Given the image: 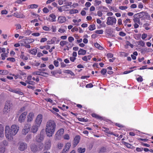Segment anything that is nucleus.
<instances>
[{
  "mask_svg": "<svg viewBox=\"0 0 153 153\" xmlns=\"http://www.w3.org/2000/svg\"><path fill=\"white\" fill-rule=\"evenodd\" d=\"M27 112H24L23 113L19 116V121L20 123L24 121L26 116L27 115Z\"/></svg>",
  "mask_w": 153,
  "mask_h": 153,
  "instance_id": "1a4fd4ad",
  "label": "nucleus"
},
{
  "mask_svg": "<svg viewBox=\"0 0 153 153\" xmlns=\"http://www.w3.org/2000/svg\"><path fill=\"white\" fill-rule=\"evenodd\" d=\"M133 17L134 18L133 19L134 22L135 23L137 22L140 24V18L137 16V15L135 14L133 16Z\"/></svg>",
  "mask_w": 153,
  "mask_h": 153,
  "instance_id": "dca6fc26",
  "label": "nucleus"
},
{
  "mask_svg": "<svg viewBox=\"0 0 153 153\" xmlns=\"http://www.w3.org/2000/svg\"><path fill=\"white\" fill-rule=\"evenodd\" d=\"M119 34L120 36H124L126 35V33L122 31L120 32L119 33Z\"/></svg>",
  "mask_w": 153,
  "mask_h": 153,
  "instance_id": "bf43d9fd",
  "label": "nucleus"
},
{
  "mask_svg": "<svg viewBox=\"0 0 153 153\" xmlns=\"http://www.w3.org/2000/svg\"><path fill=\"white\" fill-rule=\"evenodd\" d=\"M43 29L46 31H49L50 28L46 26H44L43 27Z\"/></svg>",
  "mask_w": 153,
  "mask_h": 153,
  "instance_id": "69168bd1",
  "label": "nucleus"
},
{
  "mask_svg": "<svg viewBox=\"0 0 153 153\" xmlns=\"http://www.w3.org/2000/svg\"><path fill=\"white\" fill-rule=\"evenodd\" d=\"M141 35L140 34H136L135 35V38L136 39H139L140 38Z\"/></svg>",
  "mask_w": 153,
  "mask_h": 153,
  "instance_id": "5fc2aeb1",
  "label": "nucleus"
},
{
  "mask_svg": "<svg viewBox=\"0 0 153 153\" xmlns=\"http://www.w3.org/2000/svg\"><path fill=\"white\" fill-rule=\"evenodd\" d=\"M43 146L44 144L42 143H41L40 142L39 143L38 146L39 150H41L42 149Z\"/></svg>",
  "mask_w": 153,
  "mask_h": 153,
  "instance_id": "bb28decb",
  "label": "nucleus"
},
{
  "mask_svg": "<svg viewBox=\"0 0 153 153\" xmlns=\"http://www.w3.org/2000/svg\"><path fill=\"white\" fill-rule=\"evenodd\" d=\"M80 136L79 135L76 136L74 140V147H75L79 143L80 140Z\"/></svg>",
  "mask_w": 153,
  "mask_h": 153,
  "instance_id": "9d476101",
  "label": "nucleus"
},
{
  "mask_svg": "<svg viewBox=\"0 0 153 153\" xmlns=\"http://www.w3.org/2000/svg\"><path fill=\"white\" fill-rule=\"evenodd\" d=\"M69 41L70 42H72L74 40V38L72 36H70L68 38Z\"/></svg>",
  "mask_w": 153,
  "mask_h": 153,
  "instance_id": "864d4df0",
  "label": "nucleus"
},
{
  "mask_svg": "<svg viewBox=\"0 0 153 153\" xmlns=\"http://www.w3.org/2000/svg\"><path fill=\"white\" fill-rule=\"evenodd\" d=\"M7 60L10 61L14 62L15 61V59L13 57L8 58L7 59Z\"/></svg>",
  "mask_w": 153,
  "mask_h": 153,
  "instance_id": "37998d69",
  "label": "nucleus"
},
{
  "mask_svg": "<svg viewBox=\"0 0 153 153\" xmlns=\"http://www.w3.org/2000/svg\"><path fill=\"white\" fill-rule=\"evenodd\" d=\"M34 40L33 39H25L24 43L25 44H27L28 43H30L34 41Z\"/></svg>",
  "mask_w": 153,
  "mask_h": 153,
  "instance_id": "a211bd4d",
  "label": "nucleus"
},
{
  "mask_svg": "<svg viewBox=\"0 0 153 153\" xmlns=\"http://www.w3.org/2000/svg\"><path fill=\"white\" fill-rule=\"evenodd\" d=\"M94 2L95 3L94 4V5L95 6L99 5L101 3V1H98L97 0H95Z\"/></svg>",
  "mask_w": 153,
  "mask_h": 153,
  "instance_id": "473e14b6",
  "label": "nucleus"
},
{
  "mask_svg": "<svg viewBox=\"0 0 153 153\" xmlns=\"http://www.w3.org/2000/svg\"><path fill=\"white\" fill-rule=\"evenodd\" d=\"M86 51L82 49H80L78 52V54L79 55H84L86 54Z\"/></svg>",
  "mask_w": 153,
  "mask_h": 153,
  "instance_id": "6ab92c4d",
  "label": "nucleus"
},
{
  "mask_svg": "<svg viewBox=\"0 0 153 153\" xmlns=\"http://www.w3.org/2000/svg\"><path fill=\"white\" fill-rule=\"evenodd\" d=\"M47 39L46 38H42L40 40L41 42H43L47 40Z\"/></svg>",
  "mask_w": 153,
  "mask_h": 153,
  "instance_id": "774afa93",
  "label": "nucleus"
},
{
  "mask_svg": "<svg viewBox=\"0 0 153 153\" xmlns=\"http://www.w3.org/2000/svg\"><path fill=\"white\" fill-rule=\"evenodd\" d=\"M66 21V18L65 16H60L58 18V21L59 23H62L65 22Z\"/></svg>",
  "mask_w": 153,
  "mask_h": 153,
  "instance_id": "4468645a",
  "label": "nucleus"
},
{
  "mask_svg": "<svg viewBox=\"0 0 153 153\" xmlns=\"http://www.w3.org/2000/svg\"><path fill=\"white\" fill-rule=\"evenodd\" d=\"M95 33L97 34H102L103 33V31L102 30H97L95 32Z\"/></svg>",
  "mask_w": 153,
  "mask_h": 153,
  "instance_id": "a18cd8bd",
  "label": "nucleus"
},
{
  "mask_svg": "<svg viewBox=\"0 0 153 153\" xmlns=\"http://www.w3.org/2000/svg\"><path fill=\"white\" fill-rule=\"evenodd\" d=\"M65 41H61L60 43V45L62 46H63L64 45H65Z\"/></svg>",
  "mask_w": 153,
  "mask_h": 153,
  "instance_id": "4d7b16f0",
  "label": "nucleus"
},
{
  "mask_svg": "<svg viewBox=\"0 0 153 153\" xmlns=\"http://www.w3.org/2000/svg\"><path fill=\"white\" fill-rule=\"evenodd\" d=\"M64 130L62 128L59 129L58 131L56 132V135H61L63 133Z\"/></svg>",
  "mask_w": 153,
  "mask_h": 153,
  "instance_id": "b1692460",
  "label": "nucleus"
},
{
  "mask_svg": "<svg viewBox=\"0 0 153 153\" xmlns=\"http://www.w3.org/2000/svg\"><path fill=\"white\" fill-rule=\"evenodd\" d=\"M116 19L115 18L108 17L107 18L106 24L108 25H113V24L116 23Z\"/></svg>",
  "mask_w": 153,
  "mask_h": 153,
  "instance_id": "7ed1b4c3",
  "label": "nucleus"
},
{
  "mask_svg": "<svg viewBox=\"0 0 153 153\" xmlns=\"http://www.w3.org/2000/svg\"><path fill=\"white\" fill-rule=\"evenodd\" d=\"M71 146V143H68L66 144L64 148L62 150V152H64L65 153L66 152V151L69 150L70 146Z\"/></svg>",
  "mask_w": 153,
  "mask_h": 153,
  "instance_id": "9b49d317",
  "label": "nucleus"
},
{
  "mask_svg": "<svg viewBox=\"0 0 153 153\" xmlns=\"http://www.w3.org/2000/svg\"><path fill=\"white\" fill-rule=\"evenodd\" d=\"M53 64L56 67L59 66V62L58 61L54 60L53 62Z\"/></svg>",
  "mask_w": 153,
  "mask_h": 153,
  "instance_id": "8fccbe9b",
  "label": "nucleus"
},
{
  "mask_svg": "<svg viewBox=\"0 0 153 153\" xmlns=\"http://www.w3.org/2000/svg\"><path fill=\"white\" fill-rule=\"evenodd\" d=\"M5 151V147L2 145V143L0 144V153H4Z\"/></svg>",
  "mask_w": 153,
  "mask_h": 153,
  "instance_id": "5701e85b",
  "label": "nucleus"
},
{
  "mask_svg": "<svg viewBox=\"0 0 153 153\" xmlns=\"http://www.w3.org/2000/svg\"><path fill=\"white\" fill-rule=\"evenodd\" d=\"M135 14H137V16L140 18H142L144 16H145L144 18L146 19L149 18L150 17V16L146 12L142 11L139 13Z\"/></svg>",
  "mask_w": 153,
  "mask_h": 153,
  "instance_id": "20e7f679",
  "label": "nucleus"
},
{
  "mask_svg": "<svg viewBox=\"0 0 153 153\" xmlns=\"http://www.w3.org/2000/svg\"><path fill=\"white\" fill-rule=\"evenodd\" d=\"M41 73V72L40 71H36V72H34V73H33V74H36V75L41 76H42L46 77V76L45 75H43L42 74H40Z\"/></svg>",
  "mask_w": 153,
  "mask_h": 153,
  "instance_id": "f704fd0d",
  "label": "nucleus"
},
{
  "mask_svg": "<svg viewBox=\"0 0 153 153\" xmlns=\"http://www.w3.org/2000/svg\"><path fill=\"white\" fill-rule=\"evenodd\" d=\"M40 48L41 49H43L44 48H46L47 50H48L50 48V46L48 45L44 46H40Z\"/></svg>",
  "mask_w": 153,
  "mask_h": 153,
  "instance_id": "2f4dec72",
  "label": "nucleus"
},
{
  "mask_svg": "<svg viewBox=\"0 0 153 153\" xmlns=\"http://www.w3.org/2000/svg\"><path fill=\"white\" fill-rule=\"evenodd\" d=\"M94 46L97 48L98 49L102 50L103 49V48L100 46V45L97 43H95L94 44Z\"/></svg>",
  "mask_w": 153,
  "mask_h": 153,
  "instance_id": "393cba45",
  "label": "nucleus"
},
{
  "mask_svg": "<svg viewBox=\"0 0 153 153\" xmlns=\"http://www.w3.org/2000/svg\"><path fill=\"white\" fill-rule=\"evenodd\" d=\"M19 130V126L16 125H13L10 128L9 126H7L5 128V134L6 137L10 139L13 136L16 135Z\"/></svg>",
  "mask_w": 153,
  "mask_h": 153,
  "instance_id": "f257e3e1",
  "label": "nucleus"
},
{
  "mask_svg": "<svg viewBox=\"0 0 153 153\" xmlns=\"http://www.w3.org/2000/svg\"><path fill=\"white\" fill-rule=\"evenodd\" d=\"M37 52L36 50L33 49L30 51V53L32 54L36 55Z\"/></svg>",
  "mask_w": 153,
  "mask_h": 153,
  "instance_id": "ea45409f",
  "label": "nucleus"
},
{
  "mask_svg": "<svg viewBox=\"0 0 153 153\" xmlns=\"http://www.w3.org/2000/svg\"><path fill=\"white\" fill-rule=\"evenodd\" d=\"M33 116L34 115L33 113H30L27 117V122H29L33 120Z\"/></svg>",
  "mask_w": 153,
  "mask_h": 153,
  "instance_id": "2eb2a0df",
  "label": "nucleus"
},
{
  "mask_svg": "<svg viewBox=\"0 0 153 153\" xmlns=\"http://www.w3.org/2000/svg\"><path fill=\"white\" fill-rule=\"evenodd\" d=\"M106 151V149L105 147L102 148L100 150V152H104Z\"/></svg>",
  "mask_w": 153,
  "mask_h": 153,
  "instance_id": "09e8293b",
  "label": "nucleus"
},
{
  "mask_svg": "<svg viewBox=\"0 0 153 153\" xmlns=\"http://www.w3.org/2000/svg\"><path fill=\"white\" fill-rule=\"evenodd\" d=\"M2 143V144L3 146H7L8 145V142L6 140H3L1 143L0 144Z\"/></svg>",
  "mask_w": 153,
  "mask_h": 153,
  "instance_id": "4c0bfd02",
  "label": "nucleus"
},
{
  "mask_svg": "<svg viewBox=\"0 0 153 153\" xmlns=\"http://www.w3.org/2000/svg\"><path fill=\"white\" fill-rule=\"evenodd\" d=\"M30 124L27 122V123L25 125L23 131V132H24L25 134L30 131Z\"/></svg>",
  "mask_w": 153,
  "mask_h": 153,
  "instance_id": "6e6552de",
  "label": "nucleus"
},
{
  "mask_svg": "<svg viewBox=\"0 0 153 153\" xmlns=\"http://www.w3.org/2000/svg\"><path fill=\"white\" fill-rule=\"evenodd\" d=\"M124 144L128 148H132V147H133L130 144L127 143L125 142H124Z\"/></svg>",
  "mask_w": 153,
  "mask_h": 153,
  "instance_id": "c9c22d12",
  "label": "nucleus"
},
{
  "mask_svg": "<svg viewBox=\"0 0 153 153\" xmlns=\"http://www.w3.org/2000/svg\"><path fill=\"white\" fill-rule=\"evenodd\" d=\"M30 7H29L30 8L33 9L36 8L38 6L35 4H32L29 5Z\"/></svg>",
  "mask_w": 153,
  "mask_h": 153,
  "instance_id": "58836bf2",
  "label": "nucleus"
},
{
  "mask_svg": "<svg viewBox=\"0 0 153 153\" xmlns=\"http://www.w3.org/2000/svg\"><path fill=\"white\" fill-rule=\"evenodd\" d=\"M11 105L12 104L9 101H7L5 104V105H7V106H9V108H10L11 106Z\"/></svg>",
  "mask_w": 153,
  "mask_h": 153,
  "instance_id": "13d9d810",
  "label": "nucleus"
},
{
  "mask_svg": "<svg viewBox=\"0 0 153 153\" xmlns=\"http://www.w3.org/2000/svg\"><path fill=\"white\" fill-rule=\"evenodd\" d=\"M39 127V126H38V125L36 124L33 125L31 127V131L33 133H36L38 131V127Z\"/></svg>",
  "mask_w": 153,
  "mask_h": 153,
  "instance_id": "f8f14e48",
  "label": "nucleus"
},
{
  "mask_svg": "<svg viewBox=\"0 0 153 153\" xmlns=\"http://www.w3.org/2000/svg\"><path fill=\"white\" fill-rule=\"evenodd\" d=\"M44 139V136L42 133L40 132L39 134L37 135L36 138V141L38 143H40Z\"/></svg>",
  "mask_w": 153,
  "mask_h": 153,
  "instance_id": "0eeeda50",
  "label": "nucleus"
},
{
  "mask_svg": "<svg viewBox=\"0 0 153 153\" xmlns=\"http://www.w3.org/2000/svg\"><path fill=\"white\" fill-rule=\"evenodd\" d=\"M137 80L138 82H141L143 80V79L142 77L140 76L137 79Z\"/></svg>",
  "mask_w": 153,
  "mask_h": 153,
  "instance_id": "0e129e2a",
  "label": "nucleus"
},
{
  "mask_svg": "<svg viewBox=\"0 0 153 153\" xmlns=\"http://www.w3.org/2000/svg\"><path fill=\"white\" fill-rule=\"evenodd\" d=\"M107 57H108V58H112L113 56V54H112V53H108L107 55Z\"/></svg>",
  "mask_w": 153,
  "mask_h": 153,
  "instance_id": "e2e57ef3",
  "label": "nucleus"
},
{
  "mask_svg": "<svg viewBox=\"0 0 153 153\" xmlns=\"http://www.w3.org/2000/svg\"><path fill=\"white\" fill-rule=\"evenodd\" d=\"M19 145V149L21 151H23L26 149L27 147V144L24 142H19L18 143Z\"/></svg>",
  "mask_w": 153,
  "mask_h": 153,
  "instance_id": "39448f33",
  "label": "nucleus"
},
{
  "mask_svg": "<svg viewBox=\"0 0 153 153\" xmlns=\"http://www.w3.org/2000/svg\"><path fill=\"white\" fill-rule=\"evenodd\" d=\"M9 106H7L6 105H5L4 106V112L5 113L7 112L8 111H7L8 109H10V108H9Z\"/></svg>",
  "mask_w": 153,
  "mask_h": 153,
  "instance_id": "c756f323",
  "label": "nucleus"
},
{
  "mask_svg": "<svg viewBox=\"0 0 153 153\" xmlns=\"http://www.w3.org/2000/svg\"><path fill=\"white\" fill-rule=\"evenodd\" d=\"M91 116L92 117H95L97 119H99L101 120H102V117L100 116L99 115L96 114L95 113H93L92 114Z\"/></svg>",
  "mask_w": 153,
  "mask_h": 153,
  "instance_id": "aec40b11",
  "label": "nucleus"
},
{
  "mask_svg": "<svg viewBox=\"0 0 153 153\" xmlns=\"http://www.w3.org/2000/svg\"><path fill=\"white\" fill-rule=\"evenodd\" d=\"M56 39V37H53L51 41H48L47 42V44H51L54 43Z\"/></svg>",
  "mask_w": 153,
  "mask_h": 153,
  "instance_id": "412c9836",
  "label": "nucleus"
},
{
  "mask_svg": "<svg viewBox=\"0 0 153 153\" xmlns=\"http://www.w3.org/2000/svg\"><path fill=\"white\" fill-rule=\"evenodd\" d=\"M63 146V145L61 143H59L58 144V148L59 149H61L62 147Z\"/></svg>",
  "mask_w": 153,
  "mask_h": 153,
  "instance_id": "680f3d73",
  "label": "nucleus"
},
{
  "mask_svg": "<svg viewBox=\"0 0 153 153\" xmlns=\"http://www.w3.org/2000/svg\"><path fill=\"white\" fill-rule=\"evenodd\" d=\"M31 149L32 151L34 152H36L39 150L38 146L34 144L31 146Z\"/></svg>",
  "mask_w": 153,
  "mask_h": 153,
  "instance_id": "ddd939ff",
  "label": "nucleus"
},
{
  "mask_svg": "<svg viewBox=\"0 0 153 153\" xmlns=\"http://www.w3.org/2000/svg\"><path fill=\"white\" fill-rule=\"evenodd\" d=\"M12 92L14 93L19 94V95H22L23 94V93L22 92H21L20 91V89H19L18 91H16L15 90H13V91H12Z\"/></svg>",
  "mask_w": 153,
  "mask_h": 153,
  "instance_id": "7c9ffc66",
  "label": "nucleus"
},
{
  "mask_svg": "<svg viewBox=\"0 0 153 153\" xmlns=\"http://www.w3.org/2000/svg\"><path fill=\"white\" fill-rule=\"evenodd\" d=\"M42 120V116L41 114L38 115L36 119V124L40 126Z\"/></svg>",
  "mask_w": 153,
  "mask_h": 153,
  "instance_id": "423d86ee",
  "label": "nucleus"
},
{
  "mask_svg": "<svg viewBox=\"0 0 153 153\" xmlns=\"http://www.w3.org/2000/svg\"><path fill=\"white\" fill-rule=\"evenodd\" d=\"M99 9H100V10H101L102 11L107 12L108 10V9L107 8L103 6L100 7Z\"/></svg>",
  "mask_w": 153,
  "mask_h": 153,
  "instance_id": "cd10ccee",
  "label": "nucleus"
},
{
  "mask_svg": "<svg viewBox=\"0 0 153 153\" xmlns=\"http://www.w3.org/2000/svg\"><path fill=\"white\" fill-rule=\"evenodd\" d=\"M126 44L127 45L130 46L131 48H133V45L132 44H131L128 41H126Z\"/></svg>",
  "mask_w": 153,
  "mask_h": 153,
  "instance_id": "de8ad7c7",
  "label": "nucleus"
},
{
  "mask_svg": "<svg viewBox=\"0 0 153 153\" xmlns=\"http://www.w3.org/2000/svg\"><path fill=\"white\" fill-rule=\"evenodd\" d=\"M27 83V84L30 85H34L35 83V82L33 81H28L27 80H26L25 81Z\"/></svg>",
  "mask_w": 153,
  "mask_h": 153,
  "instance_id": "c03bdc74",
  "label": "nucleus"
},
{
  "mask_svg": "<svg viewBox=\"0 0 153 153\" xmlns=\"http://www.w3.org/2000/svg\"><path fill=\"white\" fill-rule=\"evenodd\" d=\"M56 125L55 122L50 120L47 123L45 131L47 136L50 137L53 134L56 128Z\"/></svg>",
  "mask_w": 153,
  "mask_h": 153,
  "instance_id": "f03ea898",
  "label": "nucleus"
},
{
  "mask_svg": "<svg viewBox=\"0 0 153 153\" xmlns=\"http://www.w3.org/2000/svg\"><path fill=\"white\" fill-rule=\"evenodd\" d=\"M107 72V70L106 69L103 68L102 69L101 71V73L103 75H105V74Z\"/></svg>",
  "mask_w": 153,
  "mask_h": 153,
  "instance_id": "a19ab883",
  "label": "nucleus"
},
{
  "mask_svg": "<svg viewBox=\"0 0 153 153\" xmlns=\"http://www.w3.org/2000/svg\"><path fill=\"white\" fill-rule=\"evenodd\" d=\"M77 151L79 153H83L85 152V149L80 147L78 149Z\"/></svg>",
  "mask_w": 153,
  "mask_h": 153,
  "instance_id": "a878e982",
  "label": "nucleus"
},
{
  "mask_svg": "<svg viewBox=\"0 0 153 153\" xmlns=\"http://www.w3.org/2000/svg\"><path fill=\"white\" fill-rule=\"evenodd\" d=\"M93 86V85L91 83H90L87 85H86V87L87 88H91Z\"/></svg>",
  "mask_w": 153,
  "mask_h": 153,
  "instance_id": "052dcab7",
  "label": "nucleus"
},
{
  "mask_svg": "<svg viewBox=\"0 0 153 153\" xmlns=\"http://www.w3.org/2000/svg\"><path fill=\"white\" fill-rule=\"evenodd\" d=\"M49 16L52 18V19H51V21L52 22H54L56 21L55 19L56 16L55 14L53 13L49 15Z\"/></svg>",
  "mask_w": 153,
  "mask_h": 153,
  "instance_id": "4be33fe9",
  "label": "nucleus"
},
{
  "mask_svg": "<svg viewBox=\"0 0 153 153\" xmlns=\"http://www.w3.org/2000/svg\"><path fill=\"white\" fill-rule=\"evenodd\" d=\"M20 58L25 60H26L28 59V57L27 56H25L24 55H22L20 56Z\"/></svg>",
  "mask_w": 153,
  "mask_h": 153,
  "instance_id": "3c124183",
  "label": "nucleus"
},
{
  "mask_svg": "<svg viewBox=\"0 0 153 153\" xmlns=\"http://www.w3.org/2000/svg\"><path fill=\"white\" fill-rule=\"evenodd\" d=\"M78 10L76 9H74V10H71L70 11L69 13L71 14H73L74 13H78Z\"/></svg>",
  "mask_w": 153,
  "mask_h": 153,
  "instance_id": "72a5a7b5",
  "label": "nucleus"
},
{
  "mask_svg": "<svg viewBox=\"0 0 153 153\" xmlns=\"http://www.w3.org/2000/svg\"><path fill=\"white\" fill-rule=\"evenodd\" d=\"M8 71H7V70H2V73H1V74H8Z\"/></svg>",
  "mask_w": 153,
  "mask_h": 153,
  "instance_id": "338daca9",
  "label": "nucleus"
},
{
  "mask_svg": "<svg viewBox=\"0 0 153 153\" xmlns=\"http://www.w3.org/2000/svg\"><path fill=\"white\" fill-rule=\"evenodd\" d=\"M127 6H120L119 7V8L121 10H124L127 8Z\"/></svg>",
  "mask_w": 153,
  "mask_h": 153,
  "instance_id": "6e6d98bb",
  "label": "nucleus"
},
{
  "mask_svg": "<svg viewBox=\"0 0 153 153\" xmlns=\"http://www.w3.org/2000/svg\"><path fill=\"white\" fill-rule=\"evenodd\" d=\"M51 147V143L49 141L46 142L45 143V150H48Z\"/></svg>",
  "mask_w": 153,
  "mask_h": 153,
  "instance_id": "f3484780",
  "label": "nucleus"
},
{
  "mask_svg": "<svg viewBox=\"0 0 153 153\" xmlns=\"http://www.w3.org/2000/svg\"><path fill=\"white\" fill-rule=\"evenodd\" d=\"M43 11L44 13H47L49 12V10L46 7H44L43 9Z\"/></svg>",
  "mask_w": 153,
  "mask_h": 153,
  "instance_id": "603ef678",
  "label": "nucleus"
},
{
  "mask_svg": "<svg viewBox=\"0 0 153 153\" xmlns=\"http://www.w3.org/2000/svg\"><path fill=\"white\" fill-rule=\"evenodd\" d=\"M88 28L90 30H93L96 29L95 26L94 25H90L88 27Z\"/></svg>",
  "mask_w": 153,
  "mask_h": 153,
  "instance_id": "c85d7f7f",
  "label": "nucleus"
},
{
  "mask_svg": "<svg viewBox=\"0 0 153 153\" xmlns=\"http://www.w3.org/2000/svg\"><path fill=\"white\" fill-rule=\"evenodd\" d=\"M138 45H140L142 47H144L145 46V43L143 41L141 40L139 41Z\"/></svg>",
  "mask_w": 153,
  "mask_h": 153,
  "instance_id": "49530a36",
  "label": "nucleus"
},
{
  "mask_svg": "<svg viewBox=\"0 0 153 153\" xmlns=\"http://www.w3.org/2000/svg\"><path fill=\"white\" fill-rule=\"evenodd\" d=\"M78 120L80 121L87 122L88 121V119H85L84 118H78Z\"/></svg>",
  "mask_w": 153,
  "mask_h": 153,
  "instance_id": "e433bc0d",
  "label": "nucleus"
},
{
  "mask_svg": "<svg viewBox=\"0 0 153 153\" xmlns=\"http://www.w3.org/2000/svg\"><path fill=\"white\" fill-rule=\"evenodd\" d=\"M4 128L3 126H0V137L3 134Z\"/></svg>",
  "mask_w": 153,
  "mask_h": 153,
  "instance_id": "79ce46f5",
  "label": "nucleus"
}]
</instances>
